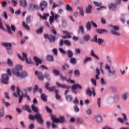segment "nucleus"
Instances as JSON below:
<instances>
[{
  "label": "nucleus",
  "instance_id": "nucleus-19",
  "mask_svg": "<svg viewBox=\"0 0 129 129\" xmlns=\"http://www.w3.org/2000/svg\"><path fill=\"white\" fill-rule=\"evenodd\" d=\"M20 6L23 8H26L27 6V1L26 0H21L20 2Z\"/></svg>",
  "mask_w": 129,
  "mask_h": 129
},
{
  "label": "nucleus",
  "instance_id": "nucleus-47",
  "mask_svg": "<svg viewBox=\"0 0 129 129\" xmlns=\"http://www.w3.org/2000/svg\"><path fill=\"white\" fill-rule=\"evenodd\" d=\"M108 72L110 75L113 76L114 75V74H115V73H116V71L115 70H113L112 71H111V70L109 71H108Z\"/></svg>",
  "mask_w": 129,
  "mask_h": 129
},
{
  "label": "nucleus",
  "instance_id": "nucleus-49",
  "mask_svg": "<svg viewBox=\"0 0 129 129\" xmlns=\"http://www.w3.org/2000/svg\"><path fill=\"white\" fill-rule=\"evenodd\" d=\"M109 89L110 90H111L112 92H116L117 91V89L115 87H110Z\"/></svg>",
  "mask_w": 129,
  "mask_h": 129
},
{
  "label": "nucleus",
  "instance_id": "nucleus-58",
  "mask_svg": "<svg viewBox=\"0 0 129 129\" xmlns=\"http://www.w3.org/2000/svg\"><path fill=\"white\" fill-rule=\"evenodd\" d=\"M91 81L92 83H93V84H94V85L95 86H96V80H95V79L92 78L91 79Z\"/></svg>",
  "mask_w": 129,
  "mask_h": 129
},
{
  "label": "nucleus",
  "instance_id": "nucleus-41",
  "mask_svg": "<svg viewBox=\"0 0 129 129\" xmlns=\"http://www.w3.org/2000/svg\"><path fill=\"white\" fill-rule=\"evenodd\" d=\"M110 32L111 33V34H112V35H115L116 36H120V33L113 30H110Z\"/></svg>",
  "mask_w": 129,
  "mask_h": 129
},
{
  "label": "nucleus",
  "instance_id": "nucleus-25",
  "mask_svg": "<svg viewBox=\"0 0 129 129\" xmlns=\"http://www.w3.org/2000/svg\"><path fill=\"white\" fill-rule=\"evenodd\" d=\"M40 97L42 99V100H43V101H44L45 102H46V101H47V96L46 95V94H41L40 95Z\"/></svg>",
  "mask_w": 129,
  "mask_h": 129
},
{
  "label": "nucleus",
  "instance_id": "nucleus-33",
  "mask_svg": "<svg viewBox=\"0 0 129 129\" xmlns=\"http://www.w3.org/2000/svg\"><path fill=\"white\" fill-rule=\"evenodd\" d=\"M84 40L86 41V42H88L89 40H90V35L89 34H86L84 36Z\"/></svg>",
  "mask_w": 129,
  "mask_h": 129
},
{
  "label": "nucleus",
  "instance_id": "nucleus-5",
  "mask_svg": "<svg viewBox=\"0 0 129 129\" xmlns=\"http://www.w3.org/2000/svg\"><path fill=\"white\" fill-rule=\"evenodd\" d=\"M34 117L35 119H37V121L40 124H44V120H43V117H42V115L39 113V112L36 113L35 115H34Z\"/></svg>",
  "mask_w": 129,
  "mask_h": 129
},
{
  "label": "nucleus",
  "instance_id": "nucleus-42",
  "mask_svg": "<svg viewBox=\"0 0 129 129\" xmlns=\"http://www.w3.org/2000/svg\"><path fill=\"white\" fill-rule=\"evenodd\" d=\"M99 45H102L103 43H104V40L101 39V38H98V41L97 42Z\"/></svg>",
  "mask_w": 129,
  "mask_h": 129
},
{
  "label": "nucleus",
  "instance_id": "nucleus-18",
  "mask_svg": "<svg viewBox=\"0 0 129 129\" xmlns=\"http://www.w3.org/2000/svg\"><path fill=\"white\" fill-rule=\"evenodd\" d=\"M22 109L23 110H27L28 112H32V110L30 108V106L28 105H25L24 106H22Z\"/></svg>",
  "mask_w": 129,
  "mask_h": 129
},
{
  "label": "nucleus",
  "instance_id": "nucleus-53",
  "mask_svg": "<svg viewBox=\"0 0 129 129\" xmlns=\"http://www.w3.org/2000/svg\"><path fill=\"white\" fill-rule=\"evenodd\" d=\"M56 87L55 86H52L51 87H49V89H48V91H50L51 92H52L53 91H55L56 90Z\"/></svg>",
  "mask_w": 129,
  "mask_h": 129
},
{
  "label": "nucleus",
  "instance_id": "nucleus-35",
  "mask_svg": "<svg viewBox=\"0 0 129 129\" xmlns=\"http://www.w3.org/2000/svg\"><path fill=\"white\" fill-rule=\"evenodd\" d=\"M43 31H44V27L41 26L36 31V33L37 34H41V33H43Z\"/></svg>",
  "mask_w": 129,
  "mask_h": 129
},
{
  "label": "nucleus",
  "instance_id": "nucleus-10",
  "mask_svg": "<svg viewBox=\"0 0 129 129\" xmlns=\"http://www.w3.org/2000/svg\"><path fill=\"white\" fill-rule=\"evenodd\" d=\"M35 75L37 76V77L40 81H43L44 80V76H43V74L41 73V72H38V71H36L35 72Z\"/></svg>",
  "mask_w": 129,
  "mask_h": 129
},
{
  "label": "nucleus",
  "instance_id": "nucleus-30",
  "mask_svg": "<svg viewBox=\"0 0 129 129\" xmlns=\"http://www.w3.org/2000/svg\"><path fill=\"white\" fill-rule=\"evenodd\" d=\"M86 93L87 95H89V96H91L92 95V92L91 91L90 88H88L86 91Z\"/></svg>",
  "mask_w": 129,
  "mask_h": 129
},
{
  "label": "nucleus",
  "instance_id": "nucleus-31",
  "mask_svg": "<svg viewBox=\"0 0 129 129\" xmlns=\"http://www.w3.org/2000/svg\"><path fill=\"white\" fill-rule=\"evenodd\" d=\"M6 28L7 29V32L9 34H11V35H13V33L12 32V29H11V26H9V25L6 24Z\"/></svg>",
  "mask_w": 129,
  "mask_h": 129
},
{
  "label": "nucleus",
  "instance_id": "nucleus-1",
  "mask_svg": "<svg viewBox=\"0 0 129 129\" xmlns=\"http://www.w3.org/2000/svg\"><path fill=\"white\" fill-rule=\"evenodd\" d=\"M23 69V67L21 65H17L15 67V69H13L12 70V73L14 75H16L17 77H21V78H25L27 77V73L25 71L22 72L21 73H20V71Z\"/></svg>",
  "mask_w": 129,
  "mask_h": 129
},
{
  "label": "nucleus",
  "instance_id": "nucleus-15",
  "mask_svg": "<svg viewBox=\"0 0 129 129\" xmlns=\"http://www.w3.org/2000/svg\"><path fill=\"white\" fill-rule=\"evenodd\" d=\"M37 90H38V91H39V92L41 94H42V92H43V90H42V89H41V88H38V85H36L35 86L34 88L33 89V92H34V93H35L37 91Z\"/></svg>",
  "mask_w": 129,
  "mask_h": 129
},
{
  "label": "nucleus",
  "instance_id": "nucleus-51",
  "mask_svg": "<svg viewBox=\"0 0 129 129\" xmlns=\"http://www.w3.org/2000/svg\"><path fill=\"white\" fill-rule=\"evenodd\" d=\"M64 44L67 45V46H71V42L68 40H65L63 41Z\"/></svg>",
  "mask_w": 129,
  "mask_h": 129
},
{
  "label": "nucleus",
  "instance_id": "nucleus-37",
  "mask_svg": "<svg viewBox=\"0 0 129 129\" xmlns=\"http://www.w3.org/2000/svg\"><path fill=\"white\" fill-rule=\"evenodd\" d=\"M79 33L80 32H81L82 34H84V28H83V26H80L79 27V30H78Z\"/></svg>",
  "mask_w": 129,
  "mask_h": 129
},
{
  "label": "nucleus",
  "instance_id": "nucleus-36",
  "mask_svg": "<svg viewBox=\"0 0 129 129\" xmlns=\"http://www.w3.org/2000/svg\"><path fill=\"white\" fill-rule=\"evenodd\" d=\"M52 73L56 76H58V75H59L60 74V72H59V71H58L57 70H55V69L52 70Z\"/></svg>",
  "mask_w": 129,
  "mask_h": 129
},
{
  "label": "nucleus",
  "instance_id": "nucleus-24",
  "mask_svg": "<svg viewBox=\"0 0 129 129\" xmlns=\"http://www.w3.org/2000/svg\"><path fill=\"white\" fill-rule=\"evenodd\" d=\"M46 59L47 61H49L50 62H53V61H54V57L51 55H47L46 56Z\"/></svg>",
  "mask_w": 129,
  "mask_h": 129
},
{
  "label": "nucleus",
  "instance_id": "nucleus-29",
  "mask_svg": "<svg viewBox=\"0 0 129 129\" xmlns=\"http://www.w3.org/2000/svg\"><path fill=\"white\" fill-rule=\"evenodd\" d=\"M113 100L114 102H118V101H119V96L118 95L114 96Z\"/></svg>",
  "mask_w": 129,
  "mask_h": 129
},
{
  "label": "nucleus",
  "instance_id": "nucleus-61",
  "mask_svg": "<svg viewBox=\"0 0 129 129\" xmlns=\"http://www.w3.org/2000/svg\"><path fill=\"white\" fill-rule=\"evenodd\" d=\"M97 104L98 105L99 107H100V104H101V98H99L97 99Z\"/></svg>",
  "mask_w": 129,
  "mask_h": 129
},
{
  "label": "nucleus",
  "instance_id": "nucleus-46",
  "mask_svg": "<svg viewBox=\"0 0 129 129\" xmlns=\"http://www.w3.org/2000/svg\"><path fill=\"white\" fill-rule=\"evenodd\" d=\"M0 29H2L3 31H6V28L3 26V22L2 21V18H0Z\"/></svg>",
  "mask_w": 129,
  "mask_h": 129
},
{
  "label": "nucleus",
  "instance_id": "nucleus-22",
  "mask_svg": "<svg viewBox=\"0 0 129 129\" xmlns=\"http://www.w3.org/2000/svg\"><path fill=\"white\" fill-rule=\"evenodd\" d=\"M49 16H50V14H49V13H46V14H43V16L39 15V17H40V18H41V19H42V20H47V17H49Z\"/></svg>",
  "mask_w": 129,
  "mask_h": 129
},
{
  "label": "nucleus",
  "instance_id": "nucleus-34",
  "mask_svg": "<svg viewBox=\"0 0 129 129\" xmlns=\"http://www.w3.org/2000/svg\"><path fill=\"white\" fill-rule=\"evenodd\" d=\"M67 53L69 58H72L73 57V52H72V51L69 50H68Z\"/></svg>",
  "mask_w": 129,
  "mask_h": 129
},
{
  "label": "nucleus",
  "instance_id": "nucleus-50",
  "mask_svg": "<svg viewBox=\"0 0 129 129\" xmlns=\"http://www.w3.org/2000/svg\"><path fill=\"white\" fill-rule=\"evenodd\" d=\"M74 74L75 77H77L78 76H79L80 75V72H79V70H77L74 72Z\"/></svg>",
  "mask_w": 129,
  "mask_h": 129
},
{
  "label": "nucleus",
  "instance_id": "nucleus-23",
  "mask_svg": "<svg viewBox=\"0 0 129 129\" xmlns=\"http://www.w3.org/2000/svg\"><path fill=\"white\" fill-rule=\"evenodd\" d=\"M91 9H92V6H91L90 5H89L86 8V13L87 14H90L91 13Z\"/></svg>",
  "mask_w": 129,
  "mask_h": 129
},
{
  "label": "nucleus",
  "instance_id": "nucleus-2",
  "mask_svg": "<svg viewBox=\"0 0 129 129\" xmlns=\"http://www.w3.org/2000/svg\"><path fill=\"white\" fill-rule=\"evenodd\" d=\"M1 44L2 45V46L6 47V48H7V53H9V55H12L13 50H12V46H13V44H12V43H2Z\"/></svg>",
  "mask_w": 129,
  "mask_h": 129
},
{
  "label": "nucleus",
  "instance_id": "nucleus-59",
  "mask_svg": "<svg viewBox=\"0 0 129 129\" xmlns=\"http://www.w3.org/2000/svg\"><path fill=\"white\" fill-rule=\"evenodd\" d=\"M49 22H50V25H52L53 22H54V17H53L52 16H50L49 17Z\"/></svg>",
  "mask_w": 129,
  "mask_h": 129
},
{
  "label": "nucleus",
  "instance_id": "nucleus-16",
  "mask_svg": "<svg viewBox=\"0 0 129 129\" xmlns=\"http://www.w3.org/2000/svg\"><path fill=\"white\" fill-rule=\"evenodd\" d=\"M34 61H35L36 62V66H38L39 64H42V59H41L36 56H34Z\"/></svg>",
  "mask_w": 129,
  "mask_h": 129
},
{
  "label": "nucleus",
  "instance_id": "nucleus-28",
  "mask_svg": "<svg viewBox=\"0 0 129 129\" xmlns=\"http://www.w3.org/2000/svg\"><path fill=\"white\" fill-rule=\"evenodd\" d=\"M77 61V59H76V58L71 57V59L70 60V63H71L72 64H76Z\"/></svg>",
  "mask_w": 129,
  "mask_h": 129
},
{
  "label": "nucleus",
  "instance_id": "nucleus-26",
  "mask_svg": "<svg viewBox=\"0 0 129 129\" xmlns=\"http://www.w3.org/2000/svg\"><path fill=\"white\" fill-rule=\"evenodd\" d=\"M86 27L88 31H91V23L90 22H88L87 23Z\"/></svg>",
  "mask_w": 129,
  "mask_h": 129
},
{
  "label": "nucleus",
  "instance_id": "nucleus-20",
  "mask_svg": "<svg viewBox=\"0 0 129 129\" xmlns=\"http://www.w3.org/2000/svg\"><path fill=\"white\" fill-rule=\"evenodd\" d=\"M90 51H91V56H92V57H94V58L97 59V60H99V57H98V56H97L96 54H95V53H94V50H93V49H91Z\"/></svg>",
  "mask_w": 129,
  "mask_h": 129
},
{
  "label": "nucleus",
  "instance_id": "nucleus-3",
  "mask_svg": "<svg viewBox=\"0 0 129 129\" xmlns=\"http://www.w3.org/2000/svg\"><path fill=\"white\" fill-rule=\"evenodd\" d=\"M51 119L53 122H56V123L58 122L63 123L65 121V118L63 116H59V118H56V116L52 115L51 116Z\"/></svg>",
  "mask_w": 129,
  "mask_h": 129
},
{
  "label": "nucleus",
  "instance_id": "nucleus-17",
  "mask_svg": "<svg viewBox=\"0 0 129 129\" xmlns=\"http://www.w3.org/2000/svg\"><path fill=\"white\" fill-rule=\"evenodd\" d=\"M108 8L110 11H114L116 9V5L114 4L111 3L108 5Z\"/></svg>",
  "mask_w": 129,
  "mask_h": 129
},
{
  "label": "nucleus",
  "instance_id": "nucleus-12",
  "mask_svg": "<svg viewBox=\"0 0 129 129\" xmlns=\"http://www.w3.org/2000/svg\"><path fill=\"white\" fill-rule=\"evenodd\" d=\"M23 57H22L20 54H18V56L19 58H20L22 61H25V60H27L28 57H27V53L25 52H22Z\"/></svg>",
  "mask_w": 129,
  "mask_h": 129
},
{
  "label": "nucleus",
  "instance_id": "nucleus-44",
  "mask_svg": "<svg viewBox=\"0 0 129 129\" xmlns=\"http://www.w3.org/2000/svg\"><path fill=\"white\" fill-rule=\"evenodd\" d=\"M76 121L77 123H83V122H84V121H83V119L81 118H77Z\"/></svg>",
  "mask_w": 129,
  "mask_h": 129
},
{
  "label": "nucleus",
  "instance_id": "nucleus-8",
  "mask_svg": "<svg viewBox=\"0 0 129 129\" xmlns=\"http://www.w3.org/2000/svg\"><path fill=\"white\" fill-rule=\"evenodd\" d=\"M17 92L18 96L19 97V103H21V102H22L23 97H24V93H23V92H21V90H20V88L19 87H17Z\"/></svg>",
  "mask_w": 129,
  "mask_h": 129
},
{
  "label": "nucleus",
  "instance_id": "nucleus-9",
  "mask_svg": "<svg viewBox=\"0 0 129 129\" xmlns=\"http://www.w3.org/2000/svg\"><path fill=\"white\" fill-rule=\"evenodd\" d=\"M39 6L41 8V12H43L45 9H47L48 7V3L46 1H41L39 4Z\"/></svg>",
  "mask_w": 129,
  "mask_h": 129
},
{
  "label": "nucleus",
  "instance_id": "nucleus-57",
  "mask_svg": "<svg viewBox=\"0 0 129 129\" xmlns=\"http://www.w3.org/2000/svg\"><path fill=\"white\" fill-rule=\"evenodd\" d=\"M122 116H123V119L124 121H127V117H126V115L125 113H122Z\"/></svg>",
  "mask_w": 129,
  "mask_h": 129
},
{
  "label": "nucleus",
  "instance_id": "nucleus-13",
  "mask_svg": "<svg viewBox=\"0 0 129 129\" xmlns=\"http://www.w3.org/2000/svg\"><path fill=\"white\" fill-rule=\"evenodd\" d=\"M95 120L98 122V123H100L102 122V117L99 115H97L94 117Z\"/></svg>",
  "mask_w": 129,
  "mask_h": 129
},
{
  "label": "nucleus",
  "instance_id": "nucleus-32",
  "mask_svg": "<svg viewBox=\"0 0 129 129\" xmlns=\"http://www.w3.org/2000/svg\"><path fill=\"white\" fill-rule=\"evenodd\" d=\"M78 10L80 11V14L82 17L84 16V11H83V8L82 7H78Z\"/></svg>",
  "mask_w": 129,
  "mask_h": 129
},
{
  "label": "nucleus",
  "instance_id": "nucleus-43",
  "mask_svg": "<svg viewBox=\"0 0 129 129\" xmlns=\"http://www.w3.org/2000/svg\"><path fill=\"white\" fill-rule=\"evenodd\" d=\"M22 23L24 28H25L26 30H30V27H29V25H28L26 22H23Z\"/></svg>",
  "mask_w": 129,
  "mask_h": 129
},
{
  "label": "nucleus",
  "instance_id": "nucleus-63",
  "mask_svg": "<svg viewBox=\"0 0 129 129\" xmlns=\"http://www.w3.org/2000/svg\"><path fill=\"white\" fill-rule=\"evenodd\" d=\"M91 23L92 24V26H93L94 28H97V25L94 22L91 21Z\"/></svg>",
  "mask_w": 129,
  "mask_h": 129
},
{
  "label": "nucleus",
  "instance_id": "nucleus-56",
  "mask_svg": "<svg viewBox=\"0 0 129 129\" xmlns=\"http://www.w3.org/2000/svg\"><path fill=\"white\" fill-rule=\"evenodd\" d=\"M122 98L124 100L127 99V94L124 93L122 95Z\"/></svg>",
  "mask_w": 129,
  "mask_h": 129
},
{
  "label": "nucleus",
  "instance_id": "nucleus-40",
  "mask_svg": "<svg viewBox=\"0 0 129 129\" xmlns=\"http://www.w3.org/2000/svg\"><path fill=\"white\" fill-rule=\"evenodd\" d=\"M93 4L94 5H95V6L96 7H101L102 6V3H99V2H93Z\"/></svg>",
  "mask_w": 129,
  "mask_h": 129
},
{
  "label": "nucleus",
  "instance_id": "nucleus-55",
  "mask_svg": "<svg viewBox=\"0 0 129 129\" xmlns=\"http://www.w3.org/2000/svg\"><path fill=\"white\" fill-rule=\"evenodd\" d=\"M1 112L0 111V117H4V115H5V110L4 109H2L1 110Z\"/></svg>",
  "mask_w": 129,
  "mask_h": 129
},
{
  "label": "nucleus",
  "instance_id": "nucleus-39",
  "mask_svg": "<svg viewBox=\"0 0 129 129\" xmlns=\"http://www.w3.org/2000/svg\"><path fill=\"white\" fill-rule=\"evenodd\" d=\"M66 100L68 101H72V100L73 98H72V96L70 95H68L66 97Z\"/></svg>",
  "mask_w": 129,
  "mask_h": 129
},
{
  "label": "nucleus",
  "instance_id": "nucleus-48",
  "mask_svg": "<svg viewBox=\"0 0 129 129\" xmlns=\"http://www.w3.org/2000/svg\"><path fill=\"white\" fill-rule=\"evenodd\" d=\"M66 68H69V65H68L67 63H65L62 66L61 69L62 70L66 71Z\"/></svg>",
  "mask_w": 129,
  "mask_h": 129
},
{
  "label": "nucleus",
  "instance_id": "nucleus-52",
  "mask_svg": "<svg viewBox=\"0 0 129 129\" xmlns=\"http://www.w3.org/2000/svg\"><path fill=\"white\" fill-rule=\"evenodd\" d=\"M66 10L67 11H72V12H73V9H72V7H71L70 6V5H69V4H68L67 6H66Z\"/></svg>",
  "mask_w": 129,
  "mask_h": 129
},
{
  "label": "nucleus",
  "instance_id": "nucleus-14",
  "mask_svg": "<svg viewBox=\"0 0 129 129\" xmlns=\"http://www.w3.org/2000/svg\"><path fill=\"white\" fill-rule=\"evenodd\" d=\"M96 33L98 34H100V35H102V34L104 33H108V31L106 29H98L96 30Z\"/></svg>",
  "mask_w": 129,
  "mask_h": 129
},
{
  "label": "nucleus",
  "instance_id": "nucleus-64",
  "mask_svg": "<svg viewBox=\"0 0 129 129\" xmlns=\"http://www.w3.org/2000/svg\"><path fill=\"white\" fill-rule=\"evenodd\" d=\"M29 129H34V128H35V125L33 123H31L30 125H29Z\"/></svg>",
  "mask_w": 129,
  "mask_h": 129
},
{
  "label": "nucleus",
  "instance_id": "nucleus-62",
  "mask_svg": "<svg viewBox=\"0 0 129 129\" xmlns=\"http://www.w3.org/2000/svg\"><path fill=\"white\" fill-rule=\"evenodd\" d=\"M74 109H75L76 112H78V111H79V108L78 107L77 105H75L74 106Z\"/></svg>",
  "mask_w": 129,
  "mask_h": 129
},
{
  "label": "nucleus",
  "instance_id": "nucleus-45",
  "mask_svg": "<svg viewBox=\"0 0 129 129\" xmlns=\"http://www.w3.org/2000/svg\"><path fill=\"white\" fill-rule=\"evenodd\" d=\"M88 61H92V58H91L90 57H88L86 58L84 60V63H87V62H88Z\"/></svg>",
  "mask_w": 129,
  "mask_h": 129
},
{
  "label": "nucleus",
  "instance_id": "nucleus-11",
  "mask_svg": "<svg viewBox=\"0 0 129 129\" xmlns=\"http://www.w3.org/2000/svg\"><path fill=\"white\" fill-rule=\"evenodd\" d=\"M56 86L58 88H63L66 89H70L71 88V87L70 86H67L66 85H62L59 82H56Z\"/></svg>",
  "mask_w": 129,
  "mask_h": 129
},
{
  "label": "nucleus",
  "instance_id": "nucleus-7",
  "mask_svg": "<svg viewBox=\"0 0 129 129\" xmlns=\"http://www.w3.org/2000/svg\"><path fill=\"white\" fill-rule=\"evenodd\" d=\"M77 88H79V89H82V86L80 85L79 84H75L72 86V91L75 94H77V92L75 90L77 89Z\"/></svg>",
  "mask_w": 129,
  "mask_h": 129
},
{
  "label": "nucleus",
  "instance_id": "nucleus-4",
  "mask_svg": "<svg viewBox=\"0 0 129 129\" xmlns=\"http://www.w3.org/2000/svg\"><path fill=\"white\" fill-rule=\"evenodd\" d=\"M10 79V77H9V75L7 74H3L1 76V82L3 83V84H9V80Z\"/></svg>",
  "mask_w": 129,
  "mask_h": 129
},
{
  "label": "nucleus",
  "instance_id": "nucleus-54",
  "mask_svg": "<svg viewBox=\"0 0 129 129\" xmlns=\"http://www.w3.org/2000/svg\"><path fill=\"white\" fill-rule=\"evenodd\" d=\"M92 42H95V43H97L98 39H97V35H95L92 40Z\"/></svg>",
  "mask_w": 129,
  "mask_h": 129
},
{
  "label": "nucleus",
  "instance_id": "nucleus-60",
  "mask_svg": "<svg viewBox=\"0 0 129 129\" xmlns=\"http://www.w3.org/2000/svg\"><path fill=\"white\" fill-rule=\"evenodd\" d=\"M44 77L47 79V80H50L51 79V77H50V75L49 74H45Z\"/></svg>",
  "mask_w": 129,
  "mask_h": 129
},
{
  "label": "nucleus",
  "instance_id": "nucleus-38",
  "mask_svg": "<svg viewBox=\"0 0 129 129\" xmlns=\"http://www.w3.org/2000/svg\"><path fill=\"white\" fill-rule=\"evenodd\" d=\"M109 27L112 28V29H113V30H114L115 31H118V30H119V27L117 26H113L112 25H110Z\"/></svg>",
  "mask_w": 129,
  "mask_h": 129
},
{
  "label": "nucleus",
  "instance_id": "nucleus-27",
  "mask_svg": "<svg viewBox=\"0 0 129 129\" xmlns=\"http://www.w3.org/2000/svg\"><path fill=\"white\" fill-rule=\"evenodd\" d=\"M54 92L55 93V98L56 99H61V96H60L58 94L59 93V90H55L54 91Z\"/></svg>",
  "mask_w": 129,
  "mask_h": 129
},
{
  "label": "nucleus",
  "instance_id": "nucleus-21",
  "mask_svg": "<svg viewBox=\"0 0 129 129\" xmlns=\"http://www.w3.org/2000/svg\"><path fill=\"white\" fill-rule=\"evenodd\" d=\"M31 108L32 110L34 111V112H36V113L39 112V109H38V107H37V106H36L35 105L32 104L31 105Z\"/></svg>",
  "mask_w": 129,
  "mask_h": 129
},
{
  "label": "nucleus",
  "instance_id": "nucleus-6",
  "mask_svg": "<svg viewBox=\"0 0 129 129\" xmlns=\"http://www.w3.org/2000/svg\"><path fill=\"white\" fill-rule=\"evenodd\" d=\"M44 37L45 39H48L50 43H54L55 41H56V36L52 34H44Z\"/></svg>",
  "mask_w": 129,
  "mask_h": 129
}]
</instances>
